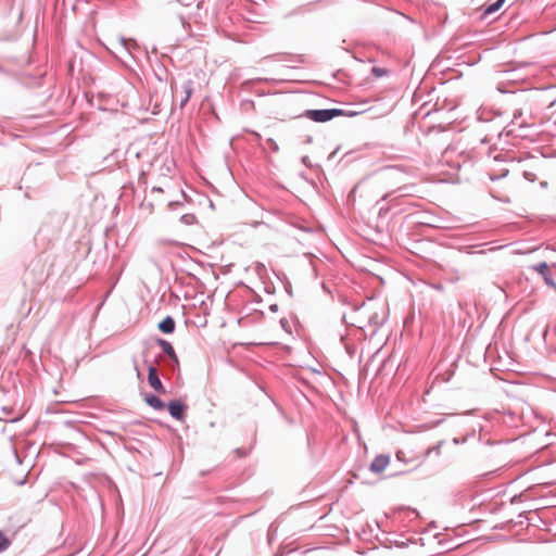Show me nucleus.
Returning <instances> with one entry per match:
<instances>
[{
    "instance_id": "f257e3e1",
    "label": "nucleus",
    "mask_w": 556,
    "mask_h": 556,
    "mask_svg": "<svg viewBox=\"0 0 556 556\" xmlns=\"http://www.w3.org/2000/svg\"><path fill=\"white\" fill-rule=\"evenodd\" d=\"M415 517V510L409 507H399L392 509L391 513H384V548L403 547L409 541L404 533L396 534L393 531H388L390 523H399L404 526Z\"/></svg>"
},
{
    "instance_id": "f03ea898",
    "label": "nucleus",
    "mask_w": 556,
    "mask_h": 556,
    "mask_svg": "<svg viewBox=\"0 0 556 556\" xmlns=\"http://www.w3.org/2000/svg\"><path fill=\"white\" fill-rule=\"evenodd\" d=\"M343 112L338 109H327V110H308L305 115L317 123H324L332 119L333 117L342 115Z\"/></svg>"
},
{
    "instance_id": "7ed1b4c3",
    "label": "nucleus",
    "mask_w": 556,
    "mask_h": 556,
    "mask_svg": "<svg viewBox=\"0 0 556 556\" xmlns=\"http://www.w3.org/2000/svg\"><path fill=\"white\" fill-rule=\"evenodd\" d=\"M192 91H193V80L191 78H187L181 85L180 108H184L188 103V101L192 94Z\"/></svg>"
},
{
    "instance_id": "20e7f679",
    "label": "nucleus",
    "mask_w": 556,
    "mask_h": 556,
    "mask_svg": "<svg viewBox=\"0 0 556 556\" xmlns=\"http://www.w3.org/2000/svg\"><path fill=\"white\" fill-rule=\"evenodd\" d=\"M536 271L543 277L545 283L556 289V282L554 281L549 267L546 262H542L535 266Z\"/></svg>"
},
{
    "instance_id": "39448f33",
    "label": "nucleus",
    "mask_w": 556,
    "mask_h": 556,
    "mask_svg": "<svg viewBox=\"0 0 556 556\" xmlns=\"http://www.w3.org/2000/svg\"><path fill=\"white\" fill-rule=\"evenodd\" d=\"M148 382L156 392L165 393V389L157 376V371L153 366L149 368Z\"/></svg>"
},
{
    "instance_id": "423d86ee",
    "label": "nucleus",
    "mask_w": 556,
    "mask_h": 556,
    "mask_svg": "<svg viewBox=\"0 0 556 556\" xmlns=\"http://www.w3.org/2000/svg\"><path fill=\"white\" fill-rule=\"evenodd\" d=\"M505 0H496L485 5L479 16L481 21H486L491 15L496 13L504 4Z\"/></svg>"
},
{
    "instance_id": "0eeeda50",
    "label": "nucleus",
    "mask_w": 556,
    "mask_h": 556,
    "mask_svg": "<svg viewBox=\"0 0 556 556\" xmlns=\"http://www.w3.org/2000/svg\"><path fill=\"white\" fill-rule=\"evenodd\" d=\"M185 409L186 406L178 401H173L168 404L169 414L178 420L182 419Z\"/></svg>"
},
{
    "instance_id": "6e6552de",
    "label": "nucleus",
    "mask_w": 556,
    "mask_h": 556,
    "mask_svg": "<svg viewBox=\"0 0 556 556\" xmlns=\"http://www.w3.org/2000/svg\"><path fill=\"white\" fill-rule=\"evenodd\" d=\"M159 329L165 333H172L175 329V321L172 317L167 316L159 324Z\"/></svg>"
},
{
    "instance_id": "1a4fd4ad",
    "label": "nucleus",
    "mask_w": 556,
    "mask_h": 556,
    "mask_svg": "<svg viewBox=\"0 0 556 556\" xmlns=\"http://www.w3.org/2000/svg\"><path fill=\"white\" fill-rule=\"evenodd\" d=\"M147 404L155 409H163L164 408V403L155 395H147L144 397Z\"/></svg>"
},
{
    "instance_id": "9d476101",
    "label": "nucleus",
    "mask_w": 556,
    "mask_h": 556,
    "mask_svg": "<svg viewBox=\"0 0 556 556\" xmlns=\"http://www.w3.org/2000/svg\"><path fill=\"white\" fill-rule=\"evenodd\" d=\"M388 92L390 93V100H391L390 108L393 109L395 106V104L397 103V101L401 99L402 88L392 87V88H390V90Z\"/></svg>"
},
{
    "instance_id": "9b49d317",
    "label": "nucleus",
    "mask_w": 556,
    "mask_h": 556,
    "mask_svg": "<svg viewBox=\"0 0 556 556\" xmlns=\"http://www.w3.org/2000/svg\"><path fill=\"white\" fill-rule=\"evenodd\" d=\"M161 348L163 349V351L170 357L173 358L174 361H177V356L175 354V351L172 346V344L165 340H160L159 341Z\"/></svg>"
},
{
    "instance_id": "f8f14e48",
    "label": "nucleus",
    "mask_w": 556,
    "mask_h": 556,
    "mask_svg": "<svg viewBox=\"0 0 556 556\" xmlns=\"http://www.w3.org/2000/svg\"><path fill=\"white\" fill-rule=\"evenodd\" d=\"M396 170V166L384 164V179H393L395 177Z\"/></svg>"
},
{
    "instance_id": "ddd939ff",
    "label": "nucleus",
    "mask_w": 556,
    "mask_h": 556,
    "mask_svg": "<svg viewBox=\"0 0 556 556\" xmlns=\"http://www.w3.org/2000/svg\"><path fill=\"white\" fill-rule=\"evenodd\" d=\"M371 470L375 472H380L382 470V458L381 456H377L370 466Z\"/></svg>"
},
{
    "instance_id": "4468645a",
    "label": "nucleus",
    "mask_w": 556,
    "mask_h": 556,
    "mask_svg": "<svg viewBox=\"0 0 556 556\" xmlns=\"http://www.w3.org/2000/svg\"><path fill=\"white\" fill-rule=\"evenodd\" d=\"M180 220L186 225H193L197 222V218L193 214H185L181 216Z\"/></svg>"
},
{
    "instance_id": "2eb2a0df",
    "label": "nucleus",
    "mask_w": 556,
    "mask_h": 556,
    "mask_svg": "<svg viewBox=\"0 0 556 556\" xmlns=\"http://www.w3.org/2000/svg\"><path fill=\"white\" fill-rule=\"evenodd\" d=\"M10 545L9 539L0 532V552L7 549Z\"/></svg>"
},
{
    "instance_id": "dca6fc26",
    "label": "nucleus",
    "mask_w": 556,
    "mask_h": 556,
    "mask_svg": "<svg viewBox=\"0 0 556 556\" xmlns=\"http://www.w3.org/2000/svg\"><path fill=\"white\" fill-rule=\"evenodd\" d=\"M522 176L526 180H528L530 182H534L538 179L536 175L530 170H525Z\"/></svg>"
},
{
    "instance_id": "f3484780",
    "label": "nucleus",
    "mask_w": 556,
    "mask_h": 556,
    "mask_svg": "<svg viewBox=\"0 0 556 556\" xmlns=\"http://www.w3.org/2000/svg\"><path fill=\"white\" fill-rule=\"evenodd\" d=\"M442 444H443V442H440V443H438L437 445H434L433 447H431V448L428 451V454H430V453H435L437 455H440Z\"/></svg>"
},
{
    "instance_id": "a211bd4d",
    "label": "nucleus",
    "mask_w": 556,
    "mask_h": 556,
    "mask_svg": "<svg viewBox=\"0 0 556 556\" xmlns=\"http://www.w3.org/2000/svg\"><path fill=\"white\" fill-rule=\"evenodd\" d=\"M407 470H404V469L403 470L401 469V470H397V471H392V472L389 473V477H393V476H396V475H400V473H404Z\"/></svg>"
},
{
    "instance_id": "6ab92c4d",
    "label": "nucleus",
    "mask_w": 556,
    "mask_h": 556,
    "mask_svg": "<svg viewBox=\"0 0 556 556\" xmlns=\"http://www.w3.org/2000/svg\"><path fill=\"white\" fill-rule=\"evenodd\" d=\"M389 464H390V456L384 454V469L388 468Z\"/></svg>"
},
{
    "instance_id": "aec40b11",
    "label": "nucleus",
    "mask_w": 556,
    "mask_h": 556,
    "mask_svg": "<svg viewBox=\"0 0 556 556\" xmlns=\"http://www.w3.org/2000/svg\"><path fill=\"white\" fill-rule=\"evenodd\" d=\"M507 174H508V170H506V172H505V174H503V175H501V176H490V179H491V180H495V179H498V178H501V177L506 176Z\"/></svg>"
},
{
    "instance_id": "412c9836",
    "label": "nucleus",
    "mask_w": 556,
    "mask_h": 556,
    "mask_svg": "<svg viewBox=\"0 0 556 556\" xmlns=\"http://www.w3.org/2000/svg\"><path fill=\"white\" fill-rule=\"evenodd\" d=\"M403 455H404V453H403V452H397V453H396V457H397V459H399L400 462H404V463H405V460L403 459Z\"/></svg>"
},
{
    "instance_id": "4be33fe9",
    "label": "nucleus",
    "mask_w": 556,
    "mask_h": 556,
    "mask_svg": "<svg viewBox=\"0 0 556 556\" xmlns=\"http://www.w3.org/2000/svg\"><path fill=\"white\" fill-rule=\"evenodd\" d=\"M452 150L453 149L451 147H447L443 152V156H447Z\"/></svg>"
},
{
    "instance_id": "5701e85b",
    "label": "nucleus",
    "mask_w": 556,
    "mask_h": 556,
    "mask_svg": "<svg viewBox=\"0 0 556 556\" xmlns=\"http://www.w3.org/2000/svg\"><path fill=\"white\" fill-rule=\"evenodd\" d=\"M237 454H238V456H239V457H243V456H245V455H247V452H245V451L238 450V451H237Z\"/></svg>"
},
{
    "instance_id": "b1692460",
    "label": "nucleus",
    "mask_w": 556,
    "mask_h": 556,
    "mask_svg": "<svg viewBox=\"0 0 556 556\" xmlns=\"http://www.w3.org/2000/svg\"><path fill=\"white\" fill-rule=\"evenodd\" d=\"M177 1L184 5H189L191 0H177Z\"/></svg>"
},
{
    "instance_id": "393cba45",
    "label": "nucleus",
    "mask_w": 556,
    "mask_h": 556,
    "mask_svg": "<svg viewBox=\"0 0 556 556\" xmlns=\"http://www.w3.org/2000/svg\"><path fill=\"white\" fill-rule=\"evenodd\" d=\"M172 88H173L175 94L178 96V89L176 87H174V86Z\"/></svg>"
},
{
    "instance_id": "a878e982",
    "label": "nucleus",
    "mask_w": 556,
    "mask_h": 556,
    "mask_svg": "<svg viewBox=\"0 0 556 556\" xmlns=\"http://www.w3.org/2000/svg\"><path fill=\"white\" fill-rule=\"evenodd\" d=\"M547 186V182L546 181H542L541 182V187L545 188Z\"/></svg>"
},
{
    "instance_id": "bb28decb",
    "label": "nucleus",
    "mask_w": 556,
    "mask_h": 556,
    "mask_svg": "<svg viewBox=\"0 0 556 556\" xmlns=\"http://www.w3.org/2000/svg\"><path fill=\"white\" fill-rule=\"evenodd\" d=\"M383 99L386 100L387 99V90L384 89V96H383ZM387 105V103L384 102V106Z\"/></svg>"
},
{
    "instance_id": "cd10ccee",
    "label": "nucleus",
    "mask_w": 556,
    "mask_h": 556,
    "mask_svg": "<svg viewBox=\"0 0 556 556\" xmlns=\"http://www.w3.org/2000/svg\"><path fill=\"white\" fill-rule=\"evenodd\" d=\"M372 71L377 74V76H380V73L378 72L377 68H374Z\"/></svg>"
},
{
    "instance_id": "c85d7f7f",
    "label": "nucleus",
    "mask_w": 556,
    "mask_h": 556,
    "mask_svg": "<svg viewBox=\"0 0 556 556\" xmlns=\"http://www.w3.org/2000/svg\"><path fill=\"white\" fill-rule=\"evenodd\" d=\"M383 74H384V76H387V75H388V71H387L386 68H384V71H383Z\"/></svg>"
}]
</instances>
